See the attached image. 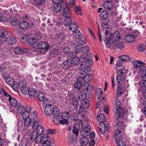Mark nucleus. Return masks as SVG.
I'll use <instances>...</instances> for the list:
<instances>
[{
	"instance_id": "obj_11",
	"label": "nucleus",
	"mask_w": 146,
	"mask_h": 146,
	"mask_svg": "<svg viewBox=\"0 0 146 146\" xmlns=\"http://www.w3.org/2000/svg\"><path fill=\"white\" fill-rule=\"evenodd\" d=\"M71 61V59H69L64 62L61 65L62 68L65 69L68 68L70 67L73 64Z\"/></svg>"
},
{
	"instance_id": "obj_6",
	"label": "nucleus",
	"mask_w": 146,
	"mask_h": 146,
	"mask_svg": "<svg viewBox=\"0 0 146 146\" xmlns=\"http://www.w3.org/2000/svg\"><path fill=\"white\" fill-rule=\"evenodd\" d=\"M91 127L90 125H87L80 131L81 135L83 137H85L88 135L90 132Z\"/></svg>"
},
{
	"instance_id": "obj_41",
	"label": "nucleus",
	"mask_w": 146,
	"mask_h": 146,
	"mask_svg": "<svg viewBox=\"0 0 146 146\" xmlns=\"http://www.w3.org/2000/svg\"><path fill=\"white\" fill-rule=\"evenodd\" d=\"M48 135L44 134L40 137V143H42L47 141H48Z\"/></svg>"
},
{
	"instance_id": "obj_51",
	"label": "nucleus",
	"mask_w": 146,
	"mask_h": 146,
	"mask_svg": "<svg viewBox=\"0 0 146 146\" xmlns=\"http://www.w3.org/2000/svg\"><path fill=\"white\" fill-rule=\"evenodd\" d=\"M71 120L73 121H77L79 118L78 115L77 114L74 113L70 116Z\"/></svg>"
},
{
	"instance_id": "obj_61",
	"label": "nucleus",
	"mask_w": 146,
	"mask_h": 146,
	"mask_svg": "<svg viewBox=\"0 0 146 146\" xmlns=\"http://www.w3.org/2000/svg\"><path fill=\"white\" fill-rule=\"evenodd\" d=\"M79 58L77 57H74L71 60V62L74 65H76L79 60Z\"/></svg>"
},
{
	"instance_id": "obj_46",
	"label": "nucleus",
	"mask_w": 146,
	"mask_h": 146,
	"mask_svg": "<svg viewBox=\"0 0 146 146\" xmlns=\"http://www.w3.org/2000/svg\"><path fill=\"white\" fill-rule=\"evenodd\" d=\"M123 62L120 58L116 61L115 68L117 70V68L123 65Z\"/></svg>"
},
{
	"instance_id": "obj_36",
	"label": "nucleus",
	"mask_w": 146,
	"mask_h": 146,
	"mask_svg": "<svg viewBox=\"0 0 146 146\" xmlns=\"http://www.w3.org/2000/svg\"><path fill=\"white\" fill-rule=\"evenodd\" d=\"M7 83L11 86H12L14 84V80L13 78L10 77H8L6 79Z\"/></svg>"
},
{
	"instance_id": "obj_20",
	"label": "nucleus",
	"mask_w": 146,
	"mask_h": 146,
	"mask_svg": "<svg viewBox=\"0 0 146 146\" xmlns=\"http://www.w3.org/2000/svg\"><path fill=\"white\" fill-rule=\"evenodd\" d=\"M28 93L30 97H34L36 93V90L34 88H30L28 90Z\"/></svg>"
},
{
	"instance_id": "obj_30",
	"label": "nucleus",
	"mask_w": 146,
	"mask_h": 146,
	"mask_svg": "<svg viewBox=\"0 0 146 146\" xmlns=\"http://www.w3.org/2000/svg\"><path fill=\"white\" fill-rule=\"evenodd\" d=\"M71 103L72 106H78L79 104V101L78 98L75 97L71 99Z\"/></svg>"
},
{
	"instance_id": "obj_28",
	"label": "nucleus",
	"mask_w": 146,
	"mask_h": 146,
	"mask_svg": "<svg viewBox=\"0 0 146 146\" xmlns=\"http://www.w3.org/2000/svg\"><path fill=\"white\" fill-rule=\"evenodd\" d=\"M77 28L78 25L76 22H73L72 23L69 27L70 30L73 32L76 31L78 30H77Z\"/></svg>"
},
{
	"instance_id": "obj_31",
	"label": "nucleus",
	"mask_w": 146,
	"mask_h": 146,
	"mask_svg": "<svg viewBox=\"0 0 146 146\" xmlns=\"http://www.w3.org/2000/svg\"><path fill=\"white\" fill-rule=\"evenodd\" d=\"M60 113V111L58 108L55 107L52 109V114L54 117L58 116Z\"/></svg>"
},
{
	"instance_id": "obj_34",
	"label": "nucleus",
	"mask_w": 146,
	"mask_h": 146,
	"mask_svg": "<svg viewBox=\"0 0 146 146\" xmlns=\"http://www.w3.org/2000/svg\"><path fill=\"white\" fill-rule=\"evenodd\" d=\"M25 110V108L22 105L19 104L17 106V111L18 114L22 113Z\"/></svg>"
},
{
	"instance_id": "obj_40",
	"label": "nucleus",
	"mask_w": 146,
	"mask_h": 146,
	"mask_svg": "<svg viewBox=\"0 0 146 146\" xmlns=\"http://www.w3.org/2000/svg\"><path fill=\"white\" fill-rule=\"evenodd\" d=\"M74 33L72 34V36L73 37V39H77L78 40V39L80 38V35L81 33L79 30H76Z\"/></svg>"
},
{
	"instance_id": "obj_63",
	"label": "nucleus",
	"mask_w": 146,
	"mask_h": 146,
	"mask_svg": "<svg viewBox=\"0 0 146 146\" xmlns=\"http://www.w3.org/2000/svg\"><path fill=\"white\" fill-rule=\"evenodd\" d=\"M20 91L22 93L25 94L26 93L27 89L25 85H23L21 86Z\"/></svg>"
},
{
	"instance_id": "obj_57",
	"label": "nucleus",
	"mask_w": 146,
	"mask_h": 146,
	"mask_svg": "<svg viewBox=\"0 0 146 146\" xmlns=\"http://www.w3.org/2000/svg\"><path fill=\"white\" fill-rule=\"evenodd\" d=\"M120 58L123 62H125L129 60L130 58L129 56L127 55H122L120 57Z\"/></svg>"
},
{
	"instance_id": "obj_8",
	"label": "nucleus",
	"mask_w": 146,
	"mask_h": 146,
	"mask_svg": "<svg viewBox=\"0 0 146 146\" xmlns=\"http://www.w3.org/2000/svg\"><path fill=\"white\" fill-rule=\"evenodd\" d=\"M28 44L31 47L33 48H36L38 45V42L37 40L34 38H31L29 39Z\"/></svg>"
},
{
	"instance_id": "obj_16",
	"label": "nucleus",
	"mask_w": 146,
	"mask_h": 146,
	"mask_svg": "<svg viewBox=\"0 0 146 146\" xmlns=\"http://www.w3.org/2000/svg\"><path fill=\"white\" fill-rule=\"evenodd\" d=\"M16 40L15 38L13 36H8L7 38V42L9 45H13L16 42Z\"/></svg>"
},
{
	"instance_id": "obj_15",
	"label": "nucleus",
	"mask_w": 146,
	"mask_h": 146,
	"mask_svg": "<svg viewBox=\"0 0 146 146\" xmlns=\"http://www.w3.org/2000/svg\"><path fill=\"white\" fill-rule=\"evenodd\" d=\"M125 40L126 42L131 43L133 42L135 39L134 36L131 34H128L125 36Z\"/></svg>"
},
{
	"instance_id": "obj_13",
	"label": "nucleus",
	"mask_w": 146,
	"mask_h": 146,
	"mask_svg": "<svg viewBox=\"0 0 146 146\" xmlns=\"http://www.w3.org/2000/svg\"><path fill=\"white\" fill-rule=\"evenodd\" d=\"M104 6L106 9L111 10L113 7V3L109 1H106L104 3Z\"/></svg>"
},
{
	"instance_id": "obj_38",
	"label": "nucleus",
	"mask_w": 146,
	"mask_h": 146,
	"mask_svg": "<svg viewBox=\"0 0 146 146\" xmlns=\"http://www.w3.org/2000/svg\"><path fill=\"white\" fill-rule=\"evenodd\" d=\"M58 49L53 48L49 52V54L51 56H55L58 55Z\"/></svg>"
},
{
	"instance_id": "obj_10",
	"label": "nucleus",
	"mask_w": 146,
	"mask_h": 146,
	"mask_svg": "<svg viewBox=\"0 0 146 146\" xmlns=\"http://www.w3.org/2000/svg\"><path fill=\"white\" fill-rule=\"evenodd\" d=\"M122 136V133L119 129H116L114 132V139L116 141L119 139H121Z\"/></svg>"
},
{
	"instance_id": "obj_12",
	"label": "nucleus",
	"mask_w": 146,
	"mask_h": 146,
	"mask_svg": "<svg viewBox=\"0 0 146 146\" xmlns=\"http://www.w3.org/2000/svg\"><path fill=\"white\" fill-rule=\"evenodd\" d=\"M45 108L44 110L45 113L48 115H50L52 114V105L51 104L46 103Z\"/></svg>"
},
{
	"instance_id": "obj_45",
	"label": "nucleus",
	"mask_w": 146,
	"mask_h": 146,
	"mask_svg": "<svg viewBox=\"0 0 146 146\" xmlns=\"http://www.w3.org/2000/svg\"><path fill=\"white\" fill-rule=\"evenodd\" d=\"M8 32L5 29H0V36L5 37L7 35Z\"/></svg>"
},
{
	"instance_id": "obj_18",
	"label": "nucleus",
	"mask_w": 146,
	"mask_h": 146,
	"mask_svg": "<svg viewBox=\"0 0 146 146\" xmlns=\"http://www.w3.org/2000/svg\"><path fill=\"white\" fill-rule=\"evenodd\" d=\"M142 76V79L143 81H141L139 82L140 85L143 87L144 89H146V75L142 74L141 75Z\"/></svg>"
},
{
	"instance_id": "obj_14",
	"label": "nucleus",
	"mask_w": 146,
	"mask_h": 146,
	"mask_svg": "<svg viewBox=\"0 0 146 146\" xmlns=\"http://www.w3.org/2000/svg\"><path fill=\"white\" fill-rule=\"evenodd\" d=\"M35 130H34L33 131L34 132H36V134L38 136L42 135L44 131V127L41 125H39L38 127Z\"/></svg>"
},
{
	"instance_id": "obj_19",
	"label": "nucleus",
	"mask_w": 146,
	"mask_h": 146,
	"mask_svg": "<svg viewBox=\"0 0 146 146\" xmlns=\"http://www.w3.org/2000/svg\"><path fill=\"white\" fill-rule=\"evenodd\" d=\"M109 14L106 10H103L100 13V17L102 20H105L108 17Z\"/></svg>"
},
{
	"instance_id": "obj_24",
	"label": "nucleus",
	"mask_w": 146,
	"mask_h": 146,
	"mask_svg": "<svg viewBox=\"0 0 146 146\" xmlns=\"http://www.w3.org/2000/svg\"><path fill=\"white\" fill-rule=\"evenodd\" d=\"M121 105V102L119 101H117L116 102L115 105L113 107V110L115 112H118L119 110Z\"/></svg>"
},
{
	"instance_id": "obj_43",
	"label": "nucleus",
	"mask_w": 146,
	"mask_h": 146,
	"mask_svg": "<svg viewBox=\"0 0 146 146\" xmlns=\"http://www.w3.org/2000/svg\"><path fill=\"white\" fill-rule=\"evenodd\" d=\"M123 91V86L119 85L117 88L116 92V95H119L121 94Z\"/></svg>"
},
{
	"instance_id": "obj_53",
	"label": "nucleus",
	"mask_w": 146,
	"mask_h": 146,
	"mask_svg": "<svg viewBox=\"0 0 146 146\" xmlns=\"http://www.w3.org/2000/svg\"><path fill=\"white\" fill-rule=\"evenodd\" d=\"M2 136L1 134L0 136V146H4L7 143V141L4 139L2 138Z\"/></svg>"
},
{
	"instance_id": "obj_4",
	"label": "nucleus",
	"mask_w": 146,
	"mask_h": 146,
	"mask_svg": "<svg viewBox=\"0 0 146 146\" xmlns=\"http://www.w3.org/2000/svg\"><path fill=\"white\" fill-rule=\"evenodd\" d=\"M50 45L48 44L46 41H42L38 43V48H36L35 49V51H40V54H42V50L45 51L48 50L49 48Z\"/></svg>"
},
{
	"instance_id": "obj_2",
	"label": "nucleus",
	"mask_w": 146,
	"mask_h": 146,
	"mask_svg": "<svg viewBox=\"0 0 146 146\" xmlns=\"http://www.w3.org/2000/svg\"><path fill=\"white\" fill-rule=\"evenodd\" d=\"M126 70L124 69L117 70L115 74H116V81L117 84L124 83L126 77Z\"/></svg>"
},
{
	"instance_id": "obj_58",
	"label": "nucleus",
	"mask_w": 146,
	"mask_h": 146,
	"mask_svg": "<svg viewBox=\"0 0 146 146\" xmlns=\"http://www.w3.org/2000/svg\"><path fill=\"white\" fill-rule=\"evenodd\" d=\"M25 119L24 124L26 126H28L31 123V118L30 117H28L27 118H26V119Z\"/></svg>"
},
{
	"instance_id": "obj_27",
	"label": "nucleus",
	"mask_w": 146,
	"mask_h": 146,
	"mask_svg": "<svg viewBox=\"0 0 146 146\" xmlns=\"http://www.w3.org/2000/svg\"><path fill=\"white\" fill-rule=\"evenodd\" d=\"M81 105L84 109H87L89 107L90 105V101L89 100H87L82 101Z\"/></svg>"
},
{
	"instance_id": "obj_64",
	"label": "nucleus",
	"mask_w": 146,
	"mask_h": 146,
	"mask_svg": "<svg viewBox=\"0 0 146 146\" xmlns=\"http://www.w3.org/2000/svg\"><path fill=\"white\" fill-rule=\"evenodd\" d=\"M21 85V84L18 83L14 82V84L12 86L13 89L15 90H17L19 88V87Z\"/></svg>"
},
{
	"instance_id": "obj_52",
	"label": "nucleus",
	"mask_w": 146,
	"mask_h": 146,
	"mask_svg": "<svg viewBox=\"0 0 146 146\" xmlns=\"http://www.w3.org/2000/svg\"><path fill=\"white\" fill-rule=\"evenodd\" d=\"M69 143L70 144H72L76 142V137L73 136H70L68 138Z\"/></svg>"
},
{
	"instance_id": "obj_62",
	"label": "nucleus",
	"mask_w": 146,
	"mask_h": 146,
	"mask_svg": "<svg viewBox=\"0 0 146 146\" xmlns=\"http://www.w3.org/2000/svg\"><path fill=\"white\" fill-rule=\"evenodd\" d=\"M29 113L27 111H24L22 114V116L23 119H26L29 117Z\"/></svg>"
},
{
	"instance_id": "obj_33",
	"label": "nucleus",
	"mask_w": 146,
	"mask_h": 146,
	"mask_svg": "<svg viewBox=\"0 0 146 146\" xmlns=\"http://www.w3.org/2000/svg\"><path fill=\"white\" fill-rule=\"evenodd\" d=\"M93 61L92 59H87L85 62L84 64H81L80 65V67H82L83 66H87L89 67L92 64Z\"/></svg>"
},
{
	"instance_id": "obj_21",
	"label": "nucleus",
	"mask_w": 146,
	"mask_h": 146,
	"mask_svg": "<svg viewBox=\"0 0 146 146\" xmlns=\"http://www.w3.org/2000/svg\"><path fill=\"white\" fill-rule=\"evenodd\" d=\"M71 10L68 7L64 8L63 10V15L65 17H69L71 14Z\"/></svg>"
},
{
	"instance_id": "obj_3",
	"label": "nucleus",
	"mask_w": 146,
	"mask_h": 146,
	"mask_svg": "<svg viewBox=\"0 0 146 146\" xmlns=\"http://www.w3.org/2000/svg\"><path fill=\"white\" fill-rule=\"evenodd\" d=\"M133 64L135 70L138 71L140 74L146 75V67L144 66L143 62L138 60L135 61L133 62Z\"/></svg>"
},
{
	"instance_id": "obj_49",
	"label": "nucleus",
	"mask_w": 146,
	"mask_h": 146,
	"mask_svg": "<svg viewBox=\"0 0 146 146\" xmlns=\"http://www.w3.org/2000/svg\"><path fill=\"white\" fill-rule=\"evenodd\" d=\"M61 117L62 118L66 119L69 118L70 116V114L67 111H63L61 114Z\"/></svg>"
},
{
	"instance_id": "obj_60",
	"label": "nucleus",
	"mask_w": 146,
	"mask_h": 146,
	"mask_svg": "<svg viewBox=\"0 0 146 146\" xmlns=\"http://www.w3.org/2000/svg\"><path fill=\"white\" fill-rule=\"evenodd\" d=\"M58 122L61 124L66 125L68 123V121L66 119L62 118V119L58 120Z\"/></svg>"
},
{
	"instance_id": "obj_44",
	"label": "nucleus",
	"mask_w": 146,
	"mask_h": 146,
	"mask_svg": "<svg viewBox=\"0 0 146 146\" xmlns=\"http://www.w3.org/2000/svg\"><path fill=\"white\" fill-rule=\"evenodd\" d=\"M137 48L139 51L142 52L144 51L145 47L143 44H139L137 45Z\"/></svg>"
},
{
	"instance_id": "obj_29",
	"label": "nucleus",
	"mask_w": 146,
	"mask_h": 146,
	"mask_svg": "<svg viewBox=\"0 0 146 146\" xmlns=\"http://www.w3.org/2000/svg\"><path fill=\"white\" fill-rule=\"evenodd\" d=\"M20 27L23 29H26L29 27L28 23L25 21H22L19 24Z\"/></svg>"
},
{
	"instance_id": "obj_23",
	"label": "nucleus",
	"mask_w": 146,
	"mask_h": 146,
	"mask_svg": "<svg viewBox=\"0 0 146 146\" xmlns=\"http://www.w3.org/2000/svg\"><path fill=\"white\" fill-rule=\"evenodd\" d=\"M41 121H38L37 120L34 121L32 122L31 126L33 130H36V129L38 127L39 125H41Z\"/></svg>"
},
{
	"instance_id": "obj_48",
	"label": "nucleus",
	"mask_w": 146,
	"mask_h": 146,
	"mask_svg": "<svg viewBox=\"0 0 146 146\" xmlns=\"http://www.w3.org/2000/svg\"><path fill=\"white\" fill-rule=\"evenodd\" d=\"M46 0H35V5L38 6L44 5L45 3Z\"/></svg>"
},
{
	"instance_id": "obj_1",
	"label": "nucleus",
	"mask_w": 146,
	"mask_h": 146,
	"mask_svg": "<svg viewBox=\"0 0 146 146\" xmlns=\"http://www.w3.org/2000/svg\"><path fill=\"white\" fill-rule=\"evenodd\" d=\"M122 38L120 33L118 31H115L113 34L110 33L106 39V46L109 47L112 46L113 49L119 48L121 49L124 47L122 42Z\"/></svg>"
},
{
	"instance_id": "obj_54",
	"label": "nucleus",
	"mask_w": 146,
	"mask_h": 146,
	"mask_svg": "<svg viewBox=\"0 0 146 146\" xmlns=\"http://www.w3.org/2000/svg\"><path fill=\"white\" fill-rule=\"evenodd\" d=\"M83 46L82 44L78 45L74 48L75 52L78 53L82 50Z\"/></svg>"
},
{
	"instance_id": "obj_47",
	"label": "nucleus",
	"mask_w": 146,
	"mask_h": 146,
	"mask_svg": "<svg viewBox=\"0 0 146 146\" xmlns=\"http://www.w3.org/2000/svg\"><path fill=\"white\" fill-rule=\"evenodd\" d=\"M118 146H125V141L122 139H119L117 140Z\"/></svg>"
},
{
	"instance_id": "obj_32",
	"label": "nucleus",
	"mask_w": 146,
	"mask_h": 146,
	"mask_svg": "<svg viewBox=\"0 0 146 146\" xmlns=\"http://www.w3.org/2000/svg\"><path fill=\"white\" fill-rule=\"evenodd\" d=\"M80 129V128H79L78 124H75L73 127V133L78 136L79 131Z\"/></svg>"
},
{
	"instance_id": "obj_25",
	"label": "nucleus",
	"mask_w": 146,
	"mask_h": 146,
	"mask_svg": "<svg viewBox=\"0 0 146 146\" xmlns=\"http://www.w3.org/2000/svg\"><path fill=\"white\" fill-rule=\"evenodd\" d=\"M86 92L84 91H82L80 92L78 94V98L80 100L83 101L85 99L86 97Z\"/></svg>"
},
{
	"instance_id": "obj_50",
	"label": "nucleus",
	"mask_w": 146,
	"mask_h": 146,
	"mask_svg": "<svg viewBox=\"0 0 146 146\" xmlns=\"http://www.w3.org/2000/svg\"><path fill=\"white\" fill-rule=\"evenodd\" d=\"M7 20L11 23H15L17 21V18L13 16H11L8 18Z\"/></svg>"
},
{
	"instance_id": "obj_9",
	"label": "nucleus",
	"mask_w": 146,
	"mask_h": 146,
	"mask_svg": "<svg viewBox=\"0 0 146 146\" xmlns=\"http://www.w3.org/2000/svg\"><path fill=\"white\" fill-rule=\"evenodd\" d=\"M77 82L74 84V87L79 90L80 88L83 85L82 82L83 81V78L81 77H78L77 78Z\"/></svg>"
},
{
	"instance_id": "obj_37",
	"label": "nucleus",
	"mask_w": 146,
	"mask_h": 146,
	"mask_svg": "<svg viewBox=\"0 0 146 146\" xmlns=\"http://www.w3.org/2000/svg\"><path fill=\"white\" fill-rule=\"evenodd\" d=\"M97 119L100 122H104L105 118L104 115L103 114H99L97 115Z\"/></svg>"
},
{
	"instance_id": "obj_26",
	"label": "nucleus",
	"mask_w": 146,
	"mask_h": 146,
	"mask_svg": "<svg viewBox=\"0 0 146 146\" xmlns=\"http://www.w3.org/2000/svg\"><path fill=\"white\" fill-rule=\"evenodd\" d=\"M62 9L61 4H58L54 5L53 7V10L55 13H58Z\"/></svg>"
},
{
	"instance_id": "obj_56",
	"label": "nucleus",
	"mask_w": 146,
	"mask_h": 146,
	"mask_svg": "<svg viewBox=\"0 0 146 146\" xmlns=\"http://www.w3.org/2000/svg\"><path fill=\"white\" fill-rule=\"evenodd\" d=\"M101 26L102 28L104 30L109 29V26L108 23L106 22H102L101 23Z\"/></svg>"
},
{
	"instance_id": "obj_7",
	"label": "nucleus",
	"mask_w": 146,
	"mask_h": 146,
	"mask_svg": "<svg viewBox=\"0 0 146 146\" xmlns=\"http://www.w3.org/2000/svg\"><path fill=\"white\" fill-rule=\"evenodd\" d=\"M83 66L82 67H80V69L79 73L82 75H86L90 71V68L87 66Z\"/></svg>"
},
{
	"instance_id": "obj_55",
	"label": "nucleus",
	"mask_w": 146,
	"mask_h": 146,
	"mask_svg": "<svg viewBox=\"0 0 146 146\" xmlns=\"http://www.w3.org/2000/svg\"><path fill=\"white\" fill-rule=\"evenodd\" d=\"M15 53L17 54H21L22 53V47H15L14 49Z\"/></svg>"
},
{
	"instance_id": "obj_35",
	"label": "nucleus",
	"mask_w": 146,
	"mask_h": 146,
	"mask_svg": "<svg viewBox=\"0 0 146 146\" xmlns=\"http://www.w3.org/2000/svg\"><path fill=\"white\" fill-rule=\"evenodd\" d=\"M66 19H65L63 22V23L65 26H69L72 23V20L70 19V17H65Z\"/></svg>"
},
{
	"instance_id": "obj_39",
	"label": "nucleus",
	"mask_w": 146,
	"mask_h": 146,
	"mask_svg": "<svg viewBox=\"0 0 146 146\" xmlns=\"http://www.w3.org/2000/svg\"><path fill=\"white\" fill-rule=\"evenodd\" d=\"M115 126L117 127H119L120 129H122L124 127V125L122 121L118 120L116 122Z\"/></svg>"
},
{
	"instance_id": "obj_59",
	"label": "nucleus",
	"mask_w": 146,
	"mask_h": 146,
	"mask_svg": "<svg viewBox=\"0 0 146 146\" xmlns=\"http://www.w3.org/2000/svg\"><path fill=\"white\" fill-rule=\"evenodd\" d=\"M42 37V34L39 31L37 32L35 35V38H33L35 40H38L40 39Z\"/></svg>"
},
{
	"instance_id": "obj_22",
	"label": "nucleus",
	"mask_w": 146,
	"mask_h": 146,
	"mask_svg": "<svg viewBox=\"0 0 146 146\" xmlns=\"http://www.w3.org/2000/svg\"><path fill=\"white\" fill-rule=\"evenodd\" d=\"M8 100L11 106L13 107L16 106L17 104V102L15 99L13 98L11 96H9Z\"/></svg>"
},
{
	"instance_id": "obj_42",
	"label": "nucleus",
	"mask_w": 146,
	"mask_h": 146,
	"mask_svg": "<svg viewBox=\"0 0 146 146\" xmlns=\"http://www.w3.org/2000/svg\"><path fill=\"white\" fill-rule=\"evenodd\" d=\"M104 122H100L98 125L99 131L102 135L104 134L105 133L104 130L103 129V127H104L105 124Z\"/></svg>"
},
{
	"instance_id": "obj_17",
	"label": "nucleus",
	"mask_w": 146,
	"mask_h": 146,
	"mask_svg": "<svg viewBox=\"0 0 146 146\" xmlns=\"http://www.w3.org/2000/svg\"><path fill=\"white\" fill-rule=\"evenodd\" d=\"M79 142L80 145L85 146L88 144L89 141L88 138L83 137L80 139Z\"/></svg>"
},
{
	"instance_id": "obj_5",
	"label": "nucleus",
	"mask_w": 146,
	"mask_h": 146,
	"mask_svg": "<svg viewBox=\"0 0 146 146\" xmlns=\"http://www.w3.org/2000/svg\"><path fill=\"white\" fill-rule=\"evenodd\" d=\"M37 96L39 100L41 101H43L44 104L49 103L50 101L49 99L45 98V95L43 93L41 92H38Z\"/></svg>"
}]
</instances>
